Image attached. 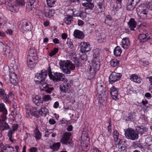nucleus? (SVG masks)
I'll return each instance as SVG.
<instances>
[{"label": "nucleus", "mask_w": 152, "mask_h": 152, "mask_svg": "<svg viewBox=\"0 0 152 152\" xmlns=\"http://www.w3.org/2000/svg\"><path fill=\"white\" fill-rule=\"evenodd\" d=\"M66 44L70 48L72 49L73 48L72 43L71 41V40L70 39L68 38L67 39Z\"/></svg>", "instance_id": "4d7b16f0"}, {"label": "nucleus", "mask_w": 152, "mask_h": 152, "mask_svg": "<svg viewBox=\"0 0 152 152\" xmlns=\"http://www.w3.org/2000/svg\"><path fill=\"white\" fill-rule=\"evenodd\" d=\"M15 2L17 5H18L19 8L20 7H23L24 6L26 3L25 1L23 0H15Z\"/></svg>", "instance_id": "49530a36"}, {"label": "nucleus", "mask_w": 152, "mask_h": 152, "mask_svg": "<svg viewBox=\"0 0 152 152\" xmlns=\"http://www.w3.org/2000/svg\"><path fill=\"white\" fill-rule=\"evenodd\" d=\"M47 72L44 69L42 70L41 72L36 74L34 78L35 82L37 84H42L47 76Z\"/></svg>", "instance_id": "7ed1b4c3"}, {"label": "nucleus", "mask_w": 152, "mask_h": 152, "mask_svg": "<svg viewBox=\"0 0 152 152\" xmlns=\"http://www.w3.org/2000/svg\"><path fill=\"white\" fill-rule=\"evenodd\" d=\"M80 144L83 150L86 151H87L89 150V147L88 145V142L81 141Z\"/></svg>", "instance_id": "cd10ccee"}, {"label": "nucleus", "mask_w": 152, "mask_h": 152, "mask_svg": "<svg viewBox=\"0 0 152 152\" xmlns=\"http://www.w3.org/2000/svg\"><path fill=\"white\" fill-rule=\"evenodd\" d=\"M48 112V109L45 107L41 108L40 110H39V114H40L42 116H45Z\"/></svg>", "instance_id": "ea45409f"}, {"label": "nucleus", "mask_w": 152, "mask_h": 152, "mask_svg": "<svg viewBox=\"0 0 152 152\" xmlns=\"http://www.w3.org/2000/svg\"><path fill=\"white\" fill-rule=\"evenodd\" d=\"M81 45L80 50L82 52H88L91 50V47L89 42H83Z\"/></svg>", "instance_id": "4468645a"}, {"label": "nucleus", "mask_w": 152, "mask_h": 152, "mask_svg": "<svg viewBox=\"0 0 152 152\" xmlns=\"http://www.w3.org/2000/svg\"><path fill=\"white\" fill-rule=\"evenodd\" d=\"M33 101L34 103L38 106L40 105L43 102L41 97L39 96H36L35 97H34Z\"/></svg>", "instance_id": "b1692460"}, {"label": "nucleus", "mask_w": 152, "mask_h": 152, "mask_svg": "<svg viewBox=\"0 0 152 152\" xmlns=\"http://www.w3.org/2000/svg\"><path fill=\"white\" fill-rule=\"evenodd\" d=\"M15 2L13 1H10L6 2L5 4L7 7L9 9L11 12L16 13L19 10V8L18 5H17Z\"/></svg>", "instance_id": "20e7f679"}, {"label": "nucleus", "mask_w": 152, "mask_h": 152, "mask_svg": "<svg viewBox=\"0 0 152 152\" xmlns=\"http://www.w3.org/2000/svg\"><path fill=\"white\" fill-rule=\"evenodd\" d=\"M92 67L95 72L98 71L100 69V61L98 59H94L92 61Z\"/></svg>", "instance_id": "412c9836"}, {"label": "nucleus", "mask_w": 152, "mask_h": 152, "mask_svg": "<svg viewBox=\"0 0 152 152\" xmlns=\"http://www.w3.org/2000/svg\"><path fill=\"white\" fill-rule=\"evenodd\" d=\"M74 36L76 38L82 39L84 37V35L83 32L78 30H75L74 32Z\"/></svg>", "instance_id": "4be33fe9"}, {"label": "nucleus", "mask_w": 152, "mask_h": 152, "mask_svg": "<svg viewBox=\"0 0 152 152\" xmlns=\"http://www.w3.org/2000/svg\"><path fill=\"white\" fill-rule=\"evenodd\" d=\"M31 1L27 2L26 6V10L28 11L31 10L34 7L33 4Z\"/></svg>", "instance_id": "58836bf2"}, {"label": "nucleus", "mask_w": 152, "mask_h": 152, "mask_svg": "<svg viewBox=\"0 0 152 152\" xmlns=\"http://www.w3.org/2000/svg\"><path fill=\"white\" fill-rule=\"evenodd\" d=\"M71 135V134L70 133L67 132L64 133L61 140V142L63 144L72 146L73 145L72 143L70 141L69 139Z\"/></svg>", "instance_id": "423d86ee"}, {"label": "nucleus", "mask_w": 152, "mask_h": 152, "mask_svg": "<svg viewBox=\"0 0 152 152\" xmlns=\"http://www.w3.org/2000/svg\"><path fill=\"white\" fill-rule=\"evenodd\" d=\"M91 152H101V151L98 148L94 147L91 149Z\"/></svg>", "instance_id": "338daca9"}, {"label": "nucleus", "mask_w": 152, "mask_h": 152, "mask_svg": "<svg viewBox=\"0 0 152 152\" xmlns=\"http://www.w3.org/2000/svg\"><path fill=\"white\" fill-rule=\"evenodd\" d=\"M97 39L98 40V42L99 43L103 42L105 41V39L104 38V37H103L102 36H98L97 37Z\"/></svg>", "instance_id": "6e6d98bb"}, {"label": "nucleus", "mask_w": 152, "mask_h": 152, "mask_svg": "<svg viewBox=\"0 0 152 152\" xmlns=\"http://www.w3.org/2000/svg\"><path fill=\"white\" fill-rule=\"evenodd\" d=\"M7 110L6 109L5 105L3 103L0 104V115L1 119H7L6 115L7 114Z\"/></svg>", "instance_id": "9d476101"}, {"label": "nucleus", "mask_w": 152, "mask_h": 152, "mask_svg": "<svg viewBox=\"0 0 152 152\" xmlns=\"http://www.w3.org/2000/svg\"><path fill=\"white\" fill-rule=\"evenodd\" d=\"M121 76L122 75L120 73L113 72L110 75L109 82L111 84L114 83L119 80Z\"/></svg>", "instance_id": "6e6552de"}, {"label": "nucleus", "mask_w": 152, "mask_h": 152, "mask_svg": "<svg viewBox=\"0 0 152 152\" xmlns=\"http://www.w3.org/2000/svg\"><path fill=\"white\" fill-rule=\"evenodd\" d=\"M124 142H123L121 145H120L121 146L119 148L118 151L120 152H126L127 150V147L126 145L125 144V141H123Z\"/></svg>", "instance_id": "e433bc0d"}, {"label": "nucleus", "mask_w": 152, "mask_h": 152, "mask_svg": "<svg viewBox=\"0 0 152 152\" xmlns=\"http://www.w3.org/2000/svg\"><path fill=\"white\" fill-rule=\"evenodd\" d=\"M136 5L131 0L130 2H129L128 4L126 7L127 9L128 10L132 11L133 10Z\"/></svg>", "instance_id": "f704fd0d"}, {"label": "nucleus", "mask_w": 152, "mask_h": 152, "mask_svg": "<svg viewBox=\"0 0 152 152\" xmlns=\"http://www.w3.org/2000/svg\"><path fill=\"white\" fill-rule=\"evenodd\" d=\"M6 120L1 119L0 118V129L1 131L9 129V126L4 121Z\"/></svg>", "instance_id": "a211bd4d"}, {"label": "nucleus", "mask_w": 152, "mask_h": 152, "mask_svg": "<svg viewBox=\"0 0 152 152\" xmlns=\"http://www.w3.org/2000/svg\"><path fill=\"white\" fill-rule=\"evenodd\" d=\"M31 115H37L39 114V110H38L37 108L34 107H32L31 110Z\"/></svg>", "instance_id": "8fccbe9b"}, {"label": "nucleus", "mask_w": 152, "mask_h": 152, "mask_svg": "<svg viewBox=\"0 0 152 152\" xmlns=\"http://www.w3.org/2000/svg\"><path fill=\"white\" fill-rule=\"evenodd\" d=\"M64 83L67 87L69 88L71 87L73 84V80L72 79H66L64 81Z\"/></svg>", "instance_id": "79ce46f5"}, {"label": "nucleus", "mask_w": 152, "mask_h": 152, "mask_svg": "<svg viewBox=\"0 0 152 152\" xmlns=\"http://www.w3.org/2000/svg\"><path fill=\"white\" fill-rule=\"evenodd\" d=\"M125 134L128 139L132 140H136L138 137V134L134 130L131 129H127L125 131Z\"/></svg>", "instance_id": "39448f33"}, {"label": "nucleus", "mask_w": 152, "mask_h": 152, "mask_svg": "<svg viewBox=\"0 0 152 152\" xmlns=\"http://www.w3.org/2000/svg\"><path fill=\"white\" fill-rule=\"evenodd\" d=\"M105 18L104 23L106 24H108L112 20L111 16L109 15H107Z\"/></svg>", "instance_id": "603ef678"}, {"label": "nucleus", "mask_w": 152, "mask_h": 152, "mask_svg": "<svg viewBox=\"0 0 152 152\" xmlns=\"http://www.w3.org/2000/svg\"><path fill=\"white\" fill-rule=\"evenodd\" d=\"M39 88L41 91H45L48 94H51L52 92L54 90L53 87H50L48 85L45 84H40Z\"/></svg>", "instance_id": "f8f14e48"}, {"label": "nucleus", "mask_w": 152, "mask_h": 152, "mask_svg": "<svg viewBox=\"0 0 152 152\" xmlns=\"http://www.w3.org/2000/svg\"><path fill=\"white\" fill-rule=\"evenodd\" d=\"M3 152H13L14 151V148L9 145L4 146L2 148Z\"/></svg>", "instance_id": "72a5a7b5"}, {"label": "nucleus", "mask_w": 152, "mask_h": 152, "mask_svg": "<svg viewBox=\"0 0 152 152\" xmlns=\"http://www.w3.org/2000/svg\"><path fill=\"white\" fill-rule=\"evenodd\" d=\"M60 145L61 144L59 142L54 143L50 146V148L53 151H56L59 149Z\"/></svg>", "instance_id": "bb28decb"}, {"label": "nucleus", "mask_w": 152, "mask_h": 152, "mask_svg": "<svg viewBox=\"0 0 152 152\" xmlns=\"http://www.w3.org/2000/svg\"><path fill=\"white\" fill-rule=\"evenodd\" d=\"M148 13V11L147 10L143 9L141 11L140 14L145 15L146 16L147 14Z\"/></svg>", "instance_id": "774afa93"}, {"label": "nucleus", "mask_w": 152, "mask_h": 152, "mask_svg": "<svg viewBox=\"0 0 152 152\" xmlns=\"http://www.w3.org/2000/svg\"><path fill=\"white\" fill-rule=\"evenodd\" d=\"M82 5L86 7V10L91 9L94 7V5L93 4L89 2L83 3Z\"/></svg>", "instance_id": "4c0bfd02"}, {"label": "nucleus", "mask_w": 152, "mask_h": 152, "mask_svg": "<svg viewBox=\"0 0 152 152\" xmlns=\"http://www.w3.org/2000/svg\"><path fill=\"white\" fill-rule=\"evenodd\" d=\"M7 21L5 19L0 18V26H6Z\"/></svg>", "instance_id": "864d4df0"}, {"label": "nucleus", "mask_w": 152, "mask_h": 152, "mask_svg": "<svg viewBox=\"0 0 152 152\" xmlns=\"http://www.w3.org/2000/svg\"><path fill=\"white\" fill-rule=\"evenodd\" d=\"M14 132L12 131L11 129H10L8 132L7 133V136L9 137V139L10 141L12 142H14L15 140L14 139L12 138V134L14 133Z\"/></svg>", "instance_id": "37998d69"}, {"label": "nucleus", "mask_w": 152, "mask_h": 152, "mask_svg": "<svg viewBox=\"0 0 152 152\" xmlns=\"http://www.w3.org/2000/svg\"><path fill=\"white\" fill-rule=\"evenodd\" d=\"M100 51L98 49H96L94 50L93 57L95 59H98L100 53Z\"/></svg>", "instance_id": "c03bdc74"}, {"label": "nucleus", "mask_w": 152, "mask_h": 152, "mask_svg": "<svg viewBox=\"0 0 152 152\" xmlns=\"http://www.w3.org/2000/svg\"><path fill=\"white\" fill-rule=\"evenodd\" d=\"M121 43L122 47L126 49H128L130 45L129 40V38L127 37L123 39Z\"/></svg>", "instance_id": "f3484780"}, {"label": "nucleus", "mask_w": 152, "mask_h": 152, "mask_svg": "<svg viewBox=\"0 0 152 152\" xmlns=\"http://www.w3.org/2000/svg\"><path fill=\"white\" fill-rule=\"evenodd\" d=\"M119 64V61L116 59H113L110 61V64L113 67L118 66Z\"/></svg>", "instance_id": "a18cd8bd"}, {"label": "nucleus", "mask_w": 152, "mask_h": 152, "mask_svg": "<svg viewBox=\"0 0 152 152\" xmlns=\"http://www.w3.org/2000/svg\"><path fill=\"white\" fill-rule=\"evenodd\" d=\"M31 108L32 107L30 106L29 104H26L25 110L27 117H28L31 115Z\"/></svg>", "instance_id": "7c9ffc66"}, {"label": "nucleus", "mask_w": 152, "mask_h": 152, "mask_svg": "<svg viewBox=\"0 0 152 152\" xmlns=\"http://www.w3.org/2000/svg\"><path fill=\"white\" fill-rule=\"evenodd\" d=\"M69 88L66 85H65L64 83L61 84L59 87V88L61 92L63 93H66L67 92Z\"/></svg>", "instance_id": "c9c22d12"}, {"label": "nucleus", "mask_w": 152, "mask_h": 152, "mask_svg": "<svg viewBox=\"0 0 152 152\" xmlns=\"http://www.w3.org/2000/svg\"><path fill=\"white\" fill-rule=\"evenodd\" d=\"M69 63V61H61L59 63L60 68L65 73L69 74L71 71L68 69V65Z\"/></svg>", "instance_id": "1a4fd4ad"}, {"label": "nucleus", "mask_w": 152, "mask_h": 152, "mask_svg": "<svg viewBox=\"0 0 152 152\" xmlns=\"http://www.w3.org/2000/svg\"><path fill=\"white\" fill-rule=\"evenodd\" d=\"M42 97V100L45 102H48L49 101L51 100L52 98L50 95H45L43 94Z\"/></svg>", "instance_id": "09e8293b"}, {"label": "nucleus", "mask_w": 152, "mask_h": 152, "mask_svg": "<svg viewBox=\"0 0 152 152\" xmlns=\"http://www.w3.org/2000/svg\"><path fill=\"white\" fill-rule=\"evenodd\" d=\"M97 91L99 94V97L100 96H104V94H106L107 89L106 88L105 85L103 82L97 83Z\"/></svg>", "instance_id": "0eeeda50"}, {"label": "nucleus", "mask_w": 152, "mask_h": 152, "mask_svg": "<svg viewBox=\"0 0 152 152\" xmlns=\"http://www.w3.org/2000/svg\"><path fill=\"white\" fill-rule=\"evenodd\" d=\"M34 136L37 140H40L42 137L41 134L37 128H36L34 132Z\"/></svg>", "instance_id": "2f4dec72"}, {"label": "nucleus", "mask_w": 152, "mask_h": 152, "mask_svg": "<svg viewBox=\"0 0 152 152\" xmlns=\"http://www.w3.org/2000/svg\"><path fill=\"white\" fill-rule=\"evenodd\" d=\"M82 141H86L89 142V138L88 137V134L86 132L83 131L82 132L81 136Z\"/></svg>", "instance_id": "c756f323"}, {"label": "nucleus", "mask_w": 152, "mask_h": 152, "mask_svg": "<svg viewBox=\"0 0 152 152\" xmlns=\"http://www.w3.org/2000/svg\"><path fill=\"white\" fill-rule=\"evenodd\" d=\"M11 95H7L6 94L2 96L1 97L3 99L4 102L7 103H10L11 102L10 100L12 97H11Z\"/></svg>", "instance_id": "c85d7f7f"}, {"label": "nucleus", "mask_w": 152, "mask_h": 152, "mask_svg": "<svg viewBox=\"0 0 152 152\" xmlns=\"http://www.w3.org/2000/svg\"><path fill=\"white\" fill-rule=\"evenodd\" d=\"M10 48L9 47L7 44H6L4 45L3 49L4 52H6L8 50H9Z\"/></svg>", "instance_id": "680f3d73"}, {"label": "nucleus", "mask_w": 152, "mask_h": 152, "mask_svg": "<svg viewBox=\"0 0 152 152\" xmlns=\"http://www.w3.org/2000/svg\"><path fill=\"white\" fill-rule=\"evenodd\" d=\"M71 70H73L75 69V66L74 64L71 63V62L69 61V63L68 65V68Z\"/></svg>", "instance_id": "13d9d810"}, {"label": "nucleus", "mask_w": 152, "mask_h": 152, "mask_svg": "<svg viewBox=\"0 0 152 152\" xmlns=\"http://www.w3.org/2000/svg\"><path fill=\"white\" fill-rule=\"evenodd\" d=\"M122 1V0H116V3L119 4V5L117 7L119 9L121 8Z\"/></svg>", "instance_id": "052dcab7"}, {"label": "nucleus", "mask_w": 152, "mask_h": 152, "mask_svg": "<svg viewBox=\"0 0 152 152\" xmlns=\"http://www.w3.org/2000/svg\"><path fill=\"white\" fill-rule=\"evenodd\" d=\"M55 12V10L53 9H49L47 8H45L42 14L47 18H50L53 16Z\"/></svg>", "instance_id": "2eb2a0df"}, {"label": "nucleus", "mask_w": 152, "mask_h": 152, "mask_svg": "<svg viewBox=\"0 0 152 152\" xmlns=\"http://www.w3.org/2000/svg\"><path fill=\"white\" fill-rule=\"evenodd\" d=\"M47 5L50 7H53L56 0H46Z\"/></svg>", "instance_id": "3c124183"}, {"label": "nucleus", "mask_w": 152, "mask_h": 152, "mask_svg": "<svg viewBox=\"0 0 152 152\" xmlns=\"http://www.w3.org/2000/svg\"><path fill=\"white\" fill-rule=\"evenodd\" d=\"M130 79L131 81L137 83H140L141 81V79L135 74L131 75Z\"/></svg>", "instance_id": "a878e982"}, {"label": "nucleus", "mask_w": 152, "mask_h": 152, "mask_svg": "<svg viewBox=\"0 0 152 152\" xmlns=\"http://www.w3.org/2000/svg\"><path fill=\"white\" fill-rule=\"evenodd\" d=\"M147 130V129L143 126L137 127V132L141 133V134L144 133V132H146Z\"/></svg>", "instance_id": "de8ad7c7"}, {"label": "nucleus", "mask_w": 152, "mask_h": 152, "mask_svg": "<svg viewBox=\"0 0 152 152\" xmlns=\"http://www.w3.org/2000/svg\"><path fill=\"white\" fill-rule=\"evenodd\" d=\"M74 62L76 66H80V63L79 59H75L74 61Z\"/></svg>", "instance_id": "69168bd1"}, {"label": "nucleus", "mask_w": 152, "mask_h": 152, "mask_svg": "<svg viewBox=\"0 0 152 152\" xmlns=\"http://www.w3.org/2000/svg\"><path fill=\"white\" fill-rule=\"evenodd\" d=\"M122 53V50L121 48L119 46H116L114 50V55L116 56H120Z\"/></svg>", "instance_id": "473e14b6"}, {"label": "nucleus", "mask_w": 152, "mask_h": 152, "mask_svg": "<svg viewBox=\"0 0 152 152\" xmlns=\"http://www.w3.org/2000/svg\"><path fill=\"white\" fill-rule=\"evenodd\" d=\"M28 56L29 58H32L33 60H37V53L35 49H31L29 51Z\"/></svg>", "instance_id": "6ab92c4d"}, {"label": "nucleus", "mask_w": 152, "mask_h": 152, "mask_svg": "<svg viewBox=\"0 0 152 152\" xmlns=\"http://www.w3.org/2000/svg\"><path fill=\"white\" fill-rule=\"evenodd\" d=\"M98 8L96 9V11L98 13H100L104 10V5L97 6Z\"/></svg>", "instance_id": "5fc2aeb1"}, {"label": "nucleus", "mask_w": 152, "mask_h": 152, "mask_svg": "<svg viewBox=\"0 0 152 152\" xmlns=\"http://www.w3.org/2000/svg\"><path fill=\"white\" fill-rule=\"evenodd\" d=\"M29 25V23L24 21L21 26V30L24 31H28L31 30V26Z\"/></svg>", "instance_id": "aec40b11"}, {"label": "nucleus", "mask_w": 152, "mask_h": 152, "mask_svg": "<svg viewBox=\"0 0 152 152\" xmlns=\"http://www.w3.org/2000/svg\"><path fill=\"white\" fill-rule=\"evenodd\" d=\"M152 38L151 34L150 33L146 34H141L139 35L138 39L140 42L144 43L147 40L151 39Z\"/></svg>", "instance_id": "9b49d317"}, {"label": "nucleus", "mask_w": 152, "mask_h": 152, "mask_svg": "<svg viewBox=\"0 0 152 152\" xmlns=\"http://www.w3.org/2000/svg\"><path fill=\"white\" fill-rule=\"evenodd\" d=\"M13 64H15V61H13V63L11 64L10 66L9 67L10 70V80L11 83L15 85L17 83L18 80L17 75L14 72L15 65Z\"/></svg>", "instance_id": "f257e3e1"}, {"label": "nucleus", "mask_w": 152, "mask_h": 152, "mask_svg": "<svg viewBox=\"0 0 152 152\" xmlns=\"http://www.w3.org/2000/svg\"><path fill=\"white\" fill-rule=\"evenodd\" d=\"M110 91L112 98L114 100L118 99V89L114 86H113L110 88Z\"/></svg>", "instance_id": "ddd939ff"}, {"label": "nucleus", "mask_w": 152, "mask_h": 152, "mask_svg": "<svg viewBox=\"0 0 152 152\" xmlns=\"http://www.w3.org/2000/svg\"><path fill=\"white\" fill-rule=\"evenodd\" d=\"M113 135L114 140L116 144L121 145L122 143L124 142L123 140H121L118 138L119 133L117 130H114Z\"/></svg>", "instance_id": "dca6fc26"}, {"label": "nucleus", "mask_w": 152, "mask_h": 152, "mask_svg": "<svg viewBox=\"0 0 152 152\" xmlns=\"http://www.w3.org/2000/svg\"><path fill=\"white\" fill-rule=\"evenodd\" d=\"M30 152H37V149L36 147H32L29 149Z\"/></svg>", "instance_id": "e2e57ef3"}, {"label": "nucleus", "mask_w": 152, "mask_h": 152, "mask_svg": "<svg viewBox=\"0 0 152 152\" xmlns=\"http://www.w3.org/2000/svg\"><path fill=\"white\" fill-rule=\"evenodd\" d=\"M18 128V125L16 124H14L12 125V129L14 132L15 131L17 130Z\"/></svg>", "instance_id": "bf43d9fd"}, {"label": "nucleus", "mask_w": 152, "mask_h": 152, "mask_svg": "<svg viewBox=\"0 0 152 152\" xmlns=\"http://www.w3.org/2000/svg\"><path fill=\"white\" fill-rule=\"evenodd\" d=\"M37 60H33L32 58L28 57L27 59V64L28 66L31 68H33L36 65Z\"/></svg>", "instance_id": "5701e85b"}, {"label": "nucleus", "mask_w": 152, "mask_h": 152, "mask_svg": "<svg viewBox=\"0 0 152 152\" xmlns=\"http://www.w3.org/2000/svg\"><path fill=\"white\" fill-rule=\"evenodd\" d=\"M72 16L71 15H68L64 19V21L65 23L67 25H69L71 24L72 21Z\"/></svg>", "instance_id": "a19ab883"}, {"label": "nucleus", "mask_w": 152, "mask_h": 152, "mask_svg": "<svg viewBox=\"0 0 152 152\" xmlns=\"http://www.w3.org/2000/svg\"><path fill=\"white\" fill-rule=\"evenodd\" d=\"M48 69V75L50 79L54 81H62L64 79V76L63 74L56 72L53 75L51 72V69L50 67Z\"/></svg>", "instance_id": "f03ea898"}, {"label": "nucleus", "mask_w": 152, "mask_h": 152, "mask_svg": "<svg viewBox=\"0 0 152 152\" xmlns=\"http://www.w3.org/2000/svg\"><path fill=\"white\" fill-rule=\"evenodd\" d=\"M129 27L131 30H134V28L136 27L137 24L133 18H131L128 23Z\"/></svg>", "instance_id": "393cba45"}, {"label": "nucleus", "mask_w": 152, "mask_h": 152, "mask_svg": "<svg viewBox=\"0 0 152 152\" xmlns=\"http://www.w3.org/2000/svg\"><path fill=\"white\" fill-rule=\"evenodd\" d=\"M6 94L4 90L2 88L0 89V97H1Z\"/></svg>", "instance_id": "0e129e2a"}]
</instances>
